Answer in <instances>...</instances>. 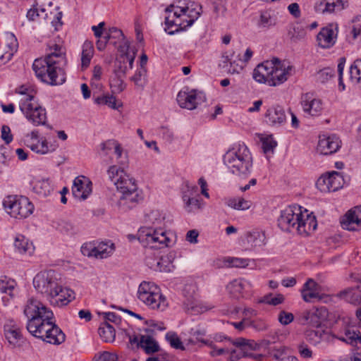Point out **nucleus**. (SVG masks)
Segmentation results:
<instances>
[{
  "label": "nucleus",
  "mask_w": 361,
  "mask_h": 361,
  "mask_svg": "<svg viewBox=\"0 0 361 361\" xmlns=\"http://www.w3.org/2000/svg\"><path fill=\"white\" fill-rule=\"evenodd\" d=\"M24 314L27 318V330L37 338H65V334L51 320L53 312L39 300L30 298L24 307Z\"/></svg>",
  "instance_id": "obj_1"
},
{
  "label": "nucleus",
  "mask_w": 361,
  "mask_h": 361,
  "mask_svg": "<svg viewBox=\"0 0 361 361\" xmlns=\"http://www.w3.org/2000/svg\"><path fill=\"white\" fill-rule=\"evenodd\" d=\"M277 224L283 231H296L300 235H307L317 226L315 216L308 214L306 209L302 212L298 206H288L281 210Z\"/></svg>",
  "instance_id": "obj_2"
},
{
  "label": "nucleus",
  "mask_w": 361,
  "mask_h": 361,
  "mask_svg": "<svg viewBox=\"0 0 361 361\" xmlns=\"http://www.w3.org/2000/svg\"><path fill=\"white\" fill-rule=\"evenodd\" d=\"M33 286L51 304L62 306L71 301L66 297L68 290L63 287L59 274L54 270L39 272L33 279Z\"/></svg>",
  "instance_id": "obj_3"
},
{
  "label": "nucleus",
  "mask_w": 361,
  "mask_h": 361,
  "mask_svg": "<svg viewBox=\"0 0 361 361\" xmlns=\"http://www.w3.org/2000/svg\"><path fill=\"white\" fill-rule=\"evenodd\" d=\"M146 221L152 226L141 227L137 233V239L144 247L159 249L170 246L171 240L165 231L164 217L159 211L151 212L146 217Z\"/></svg>",
  "instance_id": "obj_4"
},
{
  "label": "nucleus",
  "mask_w": 361,
  "mask_h": 361,
  "mask_svg": "<svg viewBox=\"0 0 361 361\" xmlns=\"http://www.w3.org/2000/svg\"><path fill=\"white\" fill-rule=\"evenodd\" d=\"M291 71L292 66L286 67L279 59L274 58L257 65L253 71L252 77L257 82L275 87L286 81Z\"/></svg>",
  "instance_id": "obj_5"
},
{
  "label": "nucleus",
  "mask_w": 361,
  "mask_h": 361,
  "mask_svg": "<svg viewBox=\"0 0 361 361\" xmlns=\"http://www.w3.org/2000/svg\"><path fill=\"white\" fill-rule=\"evenodd\" d=\"M115 185L120 194L116 204L121 211L128 212L142 200L135 180L127 173L120 175L115 182Z\"/></svg>",
  "instance_id": "obj_6"
},
{
  "label": "nucleus",
  "mask_w": 361,
  "mask_h": 361,
  "mask_svg": "<svg viewBox=\"0 0 361 361\" xmlns=\"http://www.w3.org/2000/svg\"><path fill=\"white\" fill-rule=\"evenodd\" d=\"M224 161L231 173L236 176H247L251 173L252 158L244 144L228 150L224 156Z\"/></svg>",
  "instance_id": "obj_7"
},
{
  "label": "nucleus",
  "mask_w": 361,
  "mask_h": 361,
  "mask_svg": "<svg viewBox=\"0 0 361 361\" xmlns=\"http://www.w3.org/2000/svg\"><path fill=\"white\" fill-rule=\"evenodd\" d=\"M36 76L50 85H60L66 82L64 66L51 63L46 58L37 59L32 64Z\"/></svg>",
  "instance_id": "obj_8"
},
{
  "label": "nucleus",
  "mask_w": 361,
  "mask_h": 361,
  "mask_svg": "<svg viewBox=\"0 0 361 361\" xmlns=\"http://www.w3.org/2000/svg\"><path fill=\"white\" fill-rule=\"evenodd\" d=\"M22 97L19 107L26 118L35 126L46 125L47 112L36 100L33 94L20 92Z\"/></svg>",
  "instance_id": "obj_9"
},
{
  "label": "nucleus",
  "mask_w": 361,
  "mask_h": 361,
  "mask_svg": "<svg viewBox=\"0 0 361 361\" xmlns=\"http://www.w3.org/2000/svg\"><path fill=\"white\" fill-rule=\"evenodd\" d=\"M138 299L152 310H164L168 306L166 297L153 283L143 281L137 290Z\"/></svg>",
  "instance_id": "obj_10"
},
{
  "label": "nucleus",
  "mask_w": 361,
  "mask_h": 361,
  "mask_svg": "<svg viewBox=\"0 0 361 361\" xmlns=\"http://www.w3.org/2000/svg\"><path fill=\"white\" fill-rule=\"evenodd\" d=\"M3 204L11 217L18 219L28 217L34 210V205L25 196H8L4 200Z\"/></svg>",
  "instance_id": "obj_11"
},
{
  "label": "nucleus",
  "mask_w": 361,
  "mask_h": 361,
  "mask_svg": "<svg viewBox=\"0 0 361 361\" xmlns=\"http://www.w3.org/2000/svg\"><path fill=\"white\" fill-rule=\"evenodd\" d=\"M163 322L154 320L145 321L143 325L138 328L139 334L134 335L132 338H154L164 336V338H180L175 331H166Z\"/></svg>",
  "instance_id": "obj_12"
},
{
  "label": "nucleus",
  "mask_w": 361,
  "mask_h": 361,
  "mask_svg": "<svg viewBox=\"0 0 361 361\" xmlns=\"http://www.w3.org/2000/svg\"><path fill=\"white\" fill-rule=\"evenodd\" d=\"M174 8V5L171 4L165 8V12L168 15L165 17L164 30L170 35L183 31L190 26L183 23L181 18L185 16L184 13H179L178 11H173Z\"/></svg>",
  "instance_id": "obj_13"
},
{
  "label": "nucleus",
  "mask_w": 361,
  "mask_h": 361,
  "mask_svg": "<svg viewBox=\"0 0 361 361\" xmlns=\"http://www.w3.org/2000/svg\"><path fill=\"white\" fill-rule=\"evenodd\" d=\"M343 177L340 173L332 171L320 176L317 180V188L322 192L338 190L342 187Z\"/></svg>",
  "instance_id": "obj_14"
},
{
  "label": "nucleus",
  "mask_w": 361,
  "mask_h": 361,
  "mask_svg": "<svg viewBox=\"0 0 361 361\" xmlns=\"http://www.w3.org/2000/svg\"><path fill=\"white\" fill-rule=\"evenodd\" d=\"M234 349L229 350L231 361H236L241 357L249 356L251 351L259 350L261 345L255 340H240L233 342Z\"/></svg>",
  "instance_id": "obj_15"
},
{
  "label": "nucleus",
  "mask_w": 361,
  "mask_h": 361,
  "mask_svg": "<svg viewBox=\"0 0 361 361\" xmlns=\"http://www.w3.org/2000/svg\"><path fill=\"white\" fill-rule=\"evenodd\" d=\"M176 99L181 108L192 110L198 104L204 102L205 96L202 92H197L195 90H192L190 92H179Z\"/></svg>",
  "instance_id": "obj_16"
},
{
  "label": "nucleus",
  "mask_w": 361,
  "mask_h": 361,
  "mask_svg": "<svg viewBox=\"0 0 361 361\" xmlns=\"http://www.w3.org/2000/svg\"><path fill=\"white\" fill-rule=\"evenodd\" d=\"M340 147L341 141L336 135H322L319 137L317 151L320 154L329 155L336 152Z\"/></svg>",
  "instance_id": "obj_17"
},
{
  "label": "nucleus",
  "mask_w": 361,
  "mask_h": 361,
  "mask_svg": "<svg viewBox=\"0 0 361 361\" xmlns=\"http://www.w3.org/2000/svg\"><path fill=\"white\" fill-rule=\"evenodd\" d=\"M92 182L85 176L76 177L72 187L73 195L80 200H85L92 193Z\"/></svg>",
  "instance_id": "obj_18"
},
{
  "label": "nucleus",
  "mask_w": 361,
  "mask_h": 361,
  "mask_svg": "<svg viewBox=\"0 0 361 361\" xmlns=\"http://www.w3.org/2000/svg\"><path fill=\"white\" fill-rule=\"evenodd\" d=\"M337 35V27L333 25L322 28L317 36L319 46L324 49L332 47L336 43Z\"/></svg>",
  "instance_id": "obj_19"
},
{
  "label": "nucleus",
  "mask_w": 361,
  "mask_h": 361,
  "mask_svg": "<svg viewBox=\"0 0 361 361\" xmlns=\"http://www.w3.org/2000/svg\"><path fill=\"white\" fill-rule=\"evenodd\" d=\"M343 228L348 231H357L361 228V207L349 210L341 220Z\"/></svg>",
  "instance_id": "obj_20"
},
{
  "label": "nucleus",
  "mask_w": 361,
  "mask_h": 361,
  "mask_svg": "<svg viewBox=\"0 0 361 361\" xmlns=\"http://www.w3.org/2000/svg\"><path fill=\"white\" fill-rule=\"evenodd\" d=\"M301 104L303 111L312 116L319 115L323 109L322 101L312 98L309 94H306L302 97Z\"/></svg>",
  "instance_id": "obj_21"
},
{
  "label": "nucleus",
  "mask_w": 361,
  "mask_h": 361,
  "mask_svg": "<svg viewBox=\"0 0 361 361\" xmlns=\"http://www.w3.org/2000/svg\"><path fill=\"white\" fill-rule=\"evenodd\" d=\"M44 58L50 60L51 63L63 66H65L67 63L65 49L56 44L49 45L48 52Z\"/></svg>",
  "instance_id": "obj_22"
},
{
  "label": "nucleus",
  "mask_w": 361,
  "mask_h": 361,
  "mask_svg": "<svg viewBox=\"0 0 361 361\" xmlns=\"http://www.w3.org/2000/svg\"><path fill=\"white\" fill-rule=\"evenodd\" d=\"M265 117L271 126H281L286 121L285 110L282 106L278 105L269 108L265 114Z\"/></svg>",
  "instance_id": "obj_23"
},
{
  "label": "nucleus",
  "mask_w": 361,
  "mask_h": 361,
  "mask_svg": "<svg viewBox=\"0 0 361 361\" xmlns=\"http://www.w3.org/2000/svg\"><path fill=\"white\" fill-rule=\"evenodd\" d=\"M319 290V286L313 279H308L301 290L302 299L307 302L314 298L320 299Z\"/></svg>",
  "instance_id": "obj_24"
},
{
  "label": "nucleus",
  "mask_w": 361,
  "mask_h": 361,
  "mask_svg": "<svg viewBox=\"0 0 361 361\" xmlns=\"http://www.w3.org/2000/svg\"><path fill=\"white\" fill-rule=\"evenodd\" d=\"M118 330L120 332H117L116 327L112 324L107 322H104L101 323L98 329V334L100 337L104 338H115L116 334H118V336H120L121 334L123 336L125 334L128 338H132L131 336H130L129 333L126 331H123L121 329H118Z\"/></svg>",
  "instance_id": "obj_25"
},
{
  "label": "nucleus",
  "mask_w": 361,
  "mask_h": 361,
  "mask_svg": "<svg viewBox=\"0 0 361 361\" xmlns=\"http://www.w3.org/2000/svg\"><path fill=\"white\" fill-rule=\"evenodd\" d=\"M247 288H250L249 283L243 279L233 280L226 287L231 295L235 298L243 297V293Z\"/></svg>",
  "instance_id": "obj_26"
},
{
  "label": "nucleus",
  "mask_w": 361,
  "mask_h": 361,
  "mask_svg": "<svg viewBox=\"0 0 361 361\" xmlns=\"http://www.w3.org/2000/svg\"><path fill=\"white\" fill-rule=\"evenodd\" d=\"M241 59L232 60L229 56L223 55L220 67L231 74L239 73L243 69Z\"/></svg>",
  "instance_id": "obj_27"
},
{
  "label": "nucleus",
  "mask_w": 361,
  "mask_h": 361,
  "mask_svg": "<svg viewBox=\"0 0 361 361\" xmlns=\"http://www.w3.org/2000/svg\"><path fill=\"white\" fill-rule=\"evenodd\" d=\"M129 345H136L137 348H142L147 355L153 354L160 350L159 343L156 340H129Z\"/></svg>",
  "instance_id": "obj_28"
},
{
  "label": "nucleus",
  "mask_w": 361,
  "mask_h": 361,
  "mask_svg": "<svg viewBox=\"0 0 361 361\" xmlns=\"http://www.w3.org/2000/svg\"><path fill=\"white\" fill-rule=\"evenodd\" d=\"M336 297L355 305H361V291L357 288H348L340 291Z\"/></svg>",
  "instance_id": "obj_29"
},
{
  "label": "nucleus",
  "mask_w": 361,
  "mask_h": 361,
  "mask_svg": "<svg viewBox=\"0 0 361 361\" xmlns=\"http://www.w3.org/2000/svg\"><path fill=\"white\" fill-rule=\"evenodd\" d=\"M117 163L118 166L112 165L107 170L109 178L114 183L120 177V175L125 173V169L128 166V159L125 157L122 160L118 161Z\"/></svg>",
  "instance_id": "obj_30"
},
{
  "label": "nucleus",
  "mask_w": 361,
  "mask_h": 361,
  "mask_svg": "<svg viewBox=\"0 0 361 361\" xmlns=\"http://www.w3.org/2000/svg\"><path fill=\"white\" fill-rule=\"evenodd\" d=\"M6 39L8 41V47L9 48V51H6L0 56V64H3L9 61L12 59L14 52H16L18 49V41L16 36L13 33H8Z\"/></svg>",
  "instance_id": "obj_31"
},
{
  "label": "nucleus",
  "mask_w": 361,
  "mask_h": 361,
  "mask_svg": "<svg viewBox=\"0 0 361 361\" xmlns=\"http://www.w3.org/2000/svg\"><path fill=\"white\" fill-rule=\"evenodd\" d=\"M95 258L104 259L111 256L115 250V246L111 241L101 242L95 245Z\"/></svg>",
  "instance_id": "obj_32"
},
{
  "label": "nucleus",
  "mask_w": 361,
  "mask_h": 361,
  "mask_svg": "<svg viewBox=\"0 0 361 361\" xmlns=\"http://www.w3.org/2000/svg\"><path fill=\"white\" fill-rule=\"evenodd\" d=\"M32 184L33 191L44 197L49 195L53 190L49 179L36 180Z\"/></svg>",
  "instance_id": "obj_33"
},
{
  "label": "nucleus",
  "mask_w": 361,
  "mask_h": 361,
  "mask_svg": "<svg viewBox=\"0 0 361 361\" xmlns=\"http://www.w3.org/2000/svg\"><path fill=\"white\" fill-rule=\"evenodd\" d=\"M306 336L310 338H330L331 336V330L320 324L313 326L306 331Z\"/></svg>",
  "instance_id": "obj_34"
},
{
  "label": "nucleus",
  "mask_w": 361,
  "mask_h": 361,
  "mask_svg": "<svg viewBox=\"0 0 361 361\" xmlns=\"http://www.w3.org/2000/svg\"><path fill=\"white\" fill-rule=\"evenodd\" d=\"M201 6L195 2H189L185 6H181V11L186 12L191 19L189 20L190 23L186 25H192L195 21L200 17Z\"/></svg>",
  "instance_id": "obj_35"
},
{
  "label": "nucleus",
  "mask_w": 361,
  "mask_h": 361,
  "mask_svg": "<svg viewBox=\"0 0 361 361\" xmlns=\"http://www.w3.org/2000/svg\"><path fill=\"white\" fill-rule=\"evenodd\" d=\"M94 48L91 42L86 41L82 45L81 56L82 68H86L89 66L90 61L93 56Z\"/></svg>",
  "instance_id": "obj_36"
},
{
  "label": "nucleus",
  "mask_w": 361,
  "mask_h": 361,
  "mask_svg": "<svg viewBox=\"0 0 361 361\" xmlns=\"http://www.w3.org/2000/svg\"><path fill=\"white\" fill-rule=\"evenodd\" d=\"M226 204L236 210H247L252 206V202L243 197H231L227 200Z\"/></svg>",
  "instance_id": "obj_37"
},
{
  "label": "nucleus",
  "mask_w": 361,
  "mask_h": 361,
  "mask_svg": "<svg viewBox=\"0 0 361 361\" xmlns=\"http://www.w3.org/2000/svg\"><path fill=\"white\" fill-rule=\"evenodd\" d=\"M328 317L329 311L327 308L324 306L317 307L312 312L307 311L305 312V321H307L309 319H312L313 317H315L319 319V321L316 322L317 323L326 320Z\"/></svg>",
  "instance_id": "obj_38"
},
{
  "label": "nucleus",
  "mask_w": 361,
  "mask_h": 361,
  "mask_svg": "<svg viewBox=\"0 0 361 361\" xmlns=\"http://www.w3.org/2000/svg\"><path fill=\"white\" fill-rule=\"evenodd\" d=\"M130 80L134 82L137 89L143 90L147 83V69L137 68L135 75L131 77Z\"/></svg>",
  "instance_id": "obj_39"
},
{
  "label": "nucleus",
  "mask_w": 361,
  "mask_h": 361,
  "mask_svg": "<svg viewBox=\"0 0 361 361\" xmlns=\"http://www.w3.org/2000/svg\"><path fill=\"white\" fill-rule=\"evenodd\" d=\"M15 247L20 253H25L27 252H31L33 250L32 243L23 235H18L15 238L14 242Z\"/></svg>",
  "instance_id": "obj_40"
},
{
  "label": "nucleus",
  "mask_w": 361,
  "mask_h": 361,
  "mask_svg": "<svg viewBox=\"0 0 361 361\" xmlns=\"http://www.w3.org/2000/svg\"><path fill=\"white\" fill-rule=\"evenodd\" d=\"M6 338H20L23 337L21 329L13 322L4 325Z\"/></svg>",
  "instance_id": "obj_41"
},
{
  "label": "nucleus",
  "mask_w": 361,
  "mask_h": 361,
  "mask_svg": "<svg viewBox=\"0 0 361 361\" xmlns=\"http://www.w3.org/2000/svg\"><path fill=\"white\" fill-rule=\"evenodd\" d=\"M25 143L32 151L38 154H47L49 152V147L46 140L39 142V140L32 142L31 140H25Z\"/></svg>",
  "instance_id": "obj_42"
},
{
  "label": "nucleus",
  "mask_w": 361,
  "mask_h": 361,
  "mask_svg": "<svg viewBox=\"0 0 361 361\" xmlns=\"http://www.w3.org/2000/svg\"><path fill=\"white\" fill-rule=\"evenodd\" d=\"M247 240L249 243L254 246H262L265 245L266 236L264 232L253 231L247 234Z\"/></svg>",
  "instance_id": "obj_43"
},
{
  "label": "nucleus",
  "mask_w": 361,
  "mask_h": 361,
  "mask_svg": "<svg viewBox=\"0 0 361 361\" xmlns=\"http://www.w3.org/2000/svg\"><path fill=\"white\" fill-rule=\"evenodd\" d=\"M346 4L347 1L345 0H326L327 13L341 11L345 8Z\"/></svg>",
  "instance_id": "obj_44"
},
{
  "label": "nucleus",
  "mask_w": 361,
  "mask_h": 361,
  "mask_svg": "<svg viewBox=\"0 0 361 361\" xmlns=\"http://www.w3.org/2000/svg\"><path fill=\"white\" fill-rule=\"evenodd\" d=\"M94 102L97 104L106 105L109 107L116 109V97L109 94H103L102 96L94 98Z\"/></svg>",
  "instance_id": "obj_45"
},
{
  "label": "nucleus",
  "mask_w": 361,
  "mask_h": 361,
  "mask_svg": "<svg viewBox=\"0 0 361 361\" xmlns=\"http://www.w3.org/2000/svg\"><path fill=\"white\" fill-rule=\"evenodd\" d=\"M127 71V66L123 62V56H118L114 64V75L125 78Z\"/></svg>",
  "instance_id": "obj_46"
},
{
  "label": "nucleus",
  "mask_w": 361,
  "mask_h": 361,
  "mask_svg": "<svg viewBox=\"0 0 361 361\" xmlns=\"http://www.w3.org/2000/svg\"><path fill=\"white\" fill-rule=\"evenodd\" d=\"M350 75L353 80L357 82L361 80V59H357L350 68Z\"/></svg>",
  "instance_id": "obj_47"
},
{
  "label": "nucleus",
  "mask_w": 361,
  "mask_h": 361,
  "mask_svg": "<svg viewBox=\"0 0 361 361\" xmlns=\"http://www.w3.org/2000/svg\"><path fill=\"white\" fill-rule=\"evenodd\" d=\"M274 24L275 23L271 18L270 11H264L261 12L259 20L258 21V26L259 27H269Z\"/></svg>",
  "instance_id": "obj_48"
},
{
  "label": "nucleus",
  "mask_w": 361,
  "mask_h": 361,
  "mask_svg": "<svg viewBox=\"0 0 361 361\" xmlns=\"http://www.w3.org/2000/svg\"><path fill=\"white\" fill-rule=\"evenodd\" d=\"M334 75V71L330 68H325L318 71L316 74L317 82L324 83L331 78Z\"/></svg>",
  "instance_id": "obj_49"
},
{
  "label": "nucleus",
  "mask_w": 361,
  "mask_h": 361,
  "mask_svg": "<svg viewBox=\"0 0 361 361\" xmlns=\"http://www.w3.org/2000/svg\"><path fill=\"white\" fill-rule=\"evenodd\" d=\"M183 201L185 202V208L188 212H194L200 208V200L197 198H190L186 195L183 197Z\"/></svg>",
  "instance_id": "obj_50"
},
{
  "label": "nucleus",
  "mask_w": 361,
  "mask_h": 361,
  "mask_svg": "<svg viewBox=\"0 0 361 361\" xmlns=\"http://www.w3.org/2000/svg\"><path fill=\"white\" fill-rule=\"evenodd\" d=\"M123 78H124L114 75V77L111 79L110 85L114 91L121 92L125 90L126 85L123 81Z\"/></svg>",
  "instance_id": "obj_51"
},
{
  "label": "nucleus",
  "mask_w": 361,
  "mask_h": 361,
  "mask_svg": "<svg viewBox=\"0 0 361 361\" xmlns=\"http://www.w3.org/2000/svg\"><path fill=\"white\" fill-rule=\"evenodd\" d=\"M15 287V282L13 281H7L6 279H0V292L8 294L13 297V290Z\"/></svg>",
  "instance_id": "obj_52"
},
{
  "label": "nucleus",
  "mask_w": 361,
  "mask_h": 361,
  "mask_svg": "<svg viewBox=\"0 0 361 361\" xmlns=\"http://www.w3.org/2000/svg\"><path fill=\"white\" fill-rule=\"evenodd\" d=\"M284 301V296L281 294H278L276 296H272V295H268L264 297L261 302L271 305L274 306L281 304Z\"/></svg>",
  "instance_id": "obj_53"
},
{
  "label": "nucleus",
  "mask_w": 361,
  "mask_h": 361,
  "mask_svg": "<svg viewBox=\"0 0 361 361\" xmlns=\"http://www.w3.org/2000/svg\"><path fill=\"white\" fill-rule=\"evenodd\" d=\"M277 142L271 138H265L262 142V148L265 154L273 152Z\"/></svg>",
  "instance_id": "obj_54"
},
{
  "label": "nucleus",
  "mask_w": 361,
  "mask_h": 361,
  "mask_svg": "<svg viewBox=\"0 0 361 361\" xmlns=\"http://www.w3.org/2000/svg\"><path fill=\"white\" fill-rule=\"evenodd\" d=\"M95 245L89 243H85L81 247V252L84 256L95 257Z\"/></svg>",
  "instance_id": "obj_55"
},
{
  "label": "nucleus",
  "mask_w": 361,
  "mask_h": 361,
  "mask_svg": "<svg viewBox=\"0 0 361 361\" xmlns=\"http://www.w3.org/2000/svg\"><path fill=\"white\" fill-rule=\"evenodd\" d=\"M117 360L116 355L104 351L100 355H95L93 361H117Z\"/></svg>",
  "instance_id": "obj_56"
},
{
  "label": "nucleus",
  "mask_w": 361,
  "mask_h": 361,
  "mask_svg": "<svg viewBox=\"0 0 361 361\" xmlns=\"http://www.w3.org/2000/svg\"><path fill=\"white\" fill-rule=\"evenodd\" d=\"M294 319V316L290 312H287L286 311H281L279 314V322L283 325H288L290 322H293Z\"/></svg>",
  "instance_id": "obj_57"
},
{
  "label": "nucleus",
  "mask_w": 361,
  "mask_h": 361,
  "mask_svg": "<svg viewBox=\"0 0 361 361\" xmlns=\"http://www.w3.org/2000/svg\"><path fill=\"white\" fill-rule=\"evenodd\" d=\"M345 335L347 338H359L361 339V331L359 328L355 326L348 327L345 330Z\"/></svg>",
  "instance_id": "obj_58"
},
{
  "label": "nucleus",
  "mask_w": 361,
  "mask_h": 361,
  "mask_svg": "<svg viewBox=\"0 0 361 361\" xmlns=\"http://www.w3.org/2000/svg\"><path fill=\"white\" fill-rule=\"evenodd\" d=\"M228 262L233 267L244 268L249 265L250 260L248 259L235 257L231 258Z\"/></svg>",
  "instance_id": "obj_59"
},
{
  "label": "nucleus",
  "mask_w": 361,
  "mask_h": 361,
  "mask_svg": "<svg viewBox=\"0 0 361 361\" xmlns=\"http://www.w3.org/2000/svg\"><path fill=\"white\" fill-rule=\"evenodd\" d=\"M268 350L270 355L276 359H280L284 353V348L282 345L269 346Z\"/></svg>",
  "instance_id": "obj_60"
},
{
  "label": "nucleus",
  "mask_w": 361,
  "mask_h": 361,
  "mask_svg": "<svg viewBox=\"0 0 361 361\" xmlns=\"http://www.w3.org/2000/svg\"><path fill=\"white\" fill-rule=\"evenodd\" d=\"M190 336L198 338L206 336V330L200 325L195 326L191 328L190 331Z\"/></svg>",
  "instance_id": "obj_61"
},
{
  "label": "nucleus",
  "mask_w": 361,
  "mask_h": 361,
  "mask_svg": "<svg viewBox=\"0 0 361 361\" xmlns=\"http://www.w3.org/2000/svg\"><path fill=\"white\" fill-rule=\"evenodd\" d=\"M1 138L6 143L9 144L13 140V135L11 133V129L8 126L1 127Z\"/></svg>",
  "instance_id": "obj_62"
},
{
  "label": "nucleus",
  "mask_w": 361,
  "mask_h": 361,
  "mask_svg": "<svg viewBox=\"0 0 361 361\" xmlns=\"http://www.w3.org/2000/svg\"><path fill=\"white\" fill-rule=\"evenodd\" d=\"M104 315L105 319L104 322H107L109 323V322H114L116 325H117L121 319V317L114 312H105L104 313Z\"/></svg>",
  "instance_id": "obj_63"
},
{
  "label": "nucleus",
  "mask_w": 361,
  "mask_h": 361,
  "mask_svg": "<svg viewBox=\"0 0 361 361\" xmlns=\"http://www.w3.org/2000/svg\"><path fill=\"white\" fill-rule=\"evenodd\" d=\"M214 11L216 13H223L225 10V0H213Z\"/></svg>",
  "instance_id": "obj_64"
}]
</instances>
